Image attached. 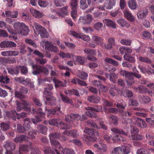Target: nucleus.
Returning <instances> with one entry per match:
<instances>
[{
	"label": "nucleus",
	"mask_w": 154,
	"mask_h": 154,
	"mask_svg": "<svg viewBox=\"0 0 154 154\" xmlns=\"http://www.w3.org/2000/svg\"><path fill=\"white\" fill-rule=\"evenodd\" d=\"M53 82L55 83V86L56 88L59 87H64L66 86V84L60 81L55 79H53Z\"/></svg>",
	"instance_id": "37"
},
{
	"label": "nucleus",
	"mask_w": 154,
	"mask_h": 154,
	"mask_svg": "<svg viewBox=\"0 0 154 154\" xmlns=\"http://www.w3.org/2000/svg\"><path fill=\"white\" fill-rule=\"evenodd\" d=\"M32 113L33 114H37V116H35V118H32L31 121L34 124L39 122L42 120V118H44L45 113L42 112V109L41 108H39L37 110L33 109L31 111Z\"/></svg>",
	"instance_id": "4"
},
{
	"label": "nucleus",
	"mask_w": 154,
	"mask_h": 154,
	"mask_svg": "<svg viewBox=\"0 0 154 154\" xmlns=\"http://www.w3.org/2000/svg\"><path fill=\"white\" fill-rule=\"evenodd\" d=\"M130 126L131 128V133L132 136L133 135H134L138 133L139 130L137 128L131 125Z\"/></svg>",
	"instance_id": "61"
},
{
	"label": "nucleus",
	"mask_w": 154,
	"mask_h": 154,
	"mask_svg": "<svg viewBox=\"0 0 154 154\" xmlns=\"http://www.w3.org/2000/svg\"><path fill=\"white\" fill-rule=\"evenodd\" d=\"M125 97L129 98L133 97V94L132 91L129 89L125 90L123 93Z\"/></svg>",
	"instance_id": "54"
},
{
	"label": "nucleus",
	"mask_w": 154,
	"mask_h": 154,
	"mask_svg": "<svg viewBox=\"0 0 154 154\" xmlns=\"http://www.w3.org/2000/svg\"><path fill=\"white\" fill-rule=\"evenodd\" d=\"M115 3L116 0H109L108 3L104 4V7L106 9H111L113 6L115 5Z\"/></svg>",
	"instance_id": "36"
},
{
	"label": "nucleus",
	"mask_w": 154,
	"mask_h": 154,
	"mask_svg": "<svg viewBox=\"0 0 154 154\" xmlns=\"http://www.w3.org/2000/svg\"><path fill=\"white\" fill-rule=\"evenodd\" d=\"M91 83L93 85L101 89L103 91H105L107 90V87L102 85L101 82L100 81H97L96 80H94L91 81Z\"/></svg>",
	"instance_id": "17"
},
{
	"label": "nucleus",
	"mask_w": 154,
	"mask_h": 154,
	"mask_svg": "<svg viewBox=\"0 0 154 154\" xmlns=\"http://www.w3.org/2000/svg\"><path fill=\"white\" fill-rule=\"evenodd\" d=\"M118 78V75L114 73L110 74L109 80L114 83L116 82V80Z\"/></svg>",
	"instance_id": "52"
},
{
	"label": "nucleus",
	"mask_w": 154,
	"mask_h": 154,
	"mask_svg": "<svg viewBox=\"0 0 154 154\" xmlns=\"http://www.w3.org/2000/svg\"><path fill=\"white\" fill-rule=\"evenodd\" d=\"M147 10H139L137 13V16L139 19L145 17L148 14Z\"/></svg>",
	"instance_id": "39"
},
{
	"label": "nucleus",
	"mask_w": 154,
	"mask_h": 154,
	"mask_svg": "<svg viewBox=\"0 0 154 154\" xmlns=\"http://www.w3.org/2000/svg\"><path fill=\"white\" fill-rule=\"evenodd\" d=\"M133 89L136 92L142 94L146 93L148 90V89L146 87L142 85H140L137 87H134Z\"/></svg>",
	"instance_id": "20"
},
{
	"label": "nucleus",
	"mask_w": 154,
	"mask_h": 154,
	"mask_svg": "<svg viewBox=\"0 0 154 154\" xmlns=\"http://www.w3.org/2000/svg\"><path fill=\"white\" fill-rule=\"evenodd\" d=\"M29 31L28 27L27 26H25L22 30H20L18 34H21L22 35L26 36L27 35Z\"/></svg>",
	"instance_id": "53"
},
{
	"label": "nucleus",
	"mask_w": 154,
	"mask_h": 154,
	"mask_svg": "<svg viewBox=\"0 0 154 154\" xmlns=\"http://www.w3.org/2000/svg\"><path fill=\"white\" fill-rule=\"evenodd\" d=\"M62 152L63 154H75L74 151L73 150L68 148L63 149Z\"/></svg>",
	"instance_id": "59"
},
{
	"label": "nucleus",
	"mask_w": 154,
	"mask_h": 154,
	"mask_svg": "<svg viewBox=\"0 0 154 154\" xmlns=\"http://www.w3.org/2000/svg\"><path fill=\"white\" fill-rule=\"evenodd\" d=\"M119 113L122 116L127 117L131 116L134 113L133 109H128L126 111L121 109L119 110Z\"/></svg>",
	"instance_id": "18"
},
{
	"label": "nucleus",
	"mask_w": 154,
	"mask_h": 154,
	"mask_svg": "<svg viewBox=\"0 0 154 154\" xmlns=\"http://www.w3.org/2000/svg\"><path fill=\"white\" fill-rule=\"evenodd\" d=\"M129 7L131 9H135L137 6V5L135 0H131L128 2Z\"/></svg>",
	"instance_id": "44"
},
{
	"label": "nucleus",
	"mask_w": 154,
	"mask_h": 154,
	"mask_svg": "<svg viewBox=\"0 0 154 154\" xmlns=\"http://www.w3.org/2000/svg\"><path fill=\"white\" fill-rule=\"evenodd\" d=\"M117 22L122 27L125 26L127 28H129L130 26L129 24L127 22L123 19H119L117 20Z\"/></svg>",
	"instance_id": "42"
},
{
	"label": "nucleus",
	"mask_w": 154,
	"mask_h": 154,
	"mask_svg": "<svg viewBox=\"0 0 154 154\" xmlns=\"http://www.w3.org/2000/svg\"><path fill=\"white\" fill-rule=\"evenodd\" d=\"M111 131L115 133L119 134L125 136L127 135V134L128 133V132H125L122 130L120 129L116 128H112Z\"/></svg>",
	"instance_id": "43"
},
{
	"label": "nucleus",
	"mask_w": 154,
	"mask_h": 154,
	"mask_svg": "<svg viewBox=\"0 0 154 154\" xmlns=\"http://www.w3.org/2000/svg\"><path fill=\"white\" fill-rule=\"evenodd\" d=\"M69 34L76 38H80L85 41L88 42L90 40L89 36L83 33H79L73 31H70Z\"/></svg>",
	"instance_id": "10"
},
{
	"label": "nucleus",
	"mask_w": 154,
	"mask_h": 154,
	"mask_svg": "<svg viewBox=\"0 0 154 154\" xmlns=\"http://www.w3.org/2000/svg\"><path fill=\"white\" fill-rule=\"evenodd\" d=\"M91 3V0H80V8L83 10L85 9L88 7V5H89Z\"/></svg>",
	"instance_id": "26"
},
{
	"label": "nucleus",
	"mask_w": 154,
	"mask_h": 154,
	"mask_svg": "<svg viewBox=\"0 0 154 154\" xmlns=\"http://www.w3.org/2000/svg\"><path fill=\"white\" fill-rule=\"evenodd\" d=\"M23 121L24 122L23 126L19 124L17 125V128L18 131L22 133H24L26 131L29 130L30 129V123L31 120L28 118L23 119Z\"/></svg>",
	"instance_id": "7"
},
{
	"label": "nucleus",
	"mask_w": 154,
	"mask_h": 154,
	"mask_svg": "<svg viewBox=\"0 0 154 154\" xmlns=\"http://www.w3.org/2000/svg\"><path fill=\"white\" fill-rule=\"evenodd\" d=\"M131 41L128 39H122L120 41V43L123 45L129 46L131 45Z\"/></svg>",
	"instance_id": "63"
},
{
	"label": "nucleus",
	"mask_w": 154,
	"mask_h": 154,
	"mask_svg": "<svg viewBox=\"0 0 154 154\" xmlns=\"http://www.w3.org/2000/svg\"><path fill=\"white\" fill-rule=\"evenodd\" d=\"M85 133L91 136H93L94 134V131L93 129L86 128L84 130Z\"/></svg>",
	"instance_id": "62"
},
{
	"label": "nucleus",
	"mask_w": 154,
	"mask_h": 154,
	"mask_svg": "<svg viewBox=\"0 0 154 154\" xmlns=\"http://www.w3.org/2000/svg\"><path fill=\"white\" fill-rule=\"evenodd\" d=\"M53 88L52 85L48 84L44 88V91L43 92V97L46 100L45 103L51 106L55 105L56 103L55 97H53V93L51 92Z\"/></svg>",
	"instance_id": "1"
},
{
	"label": "nucleus",
	"mask_w": 154,
	"mask_h": 154,
	"mask_svg": "<svg viewBox=\"0 0 154 154\" xmlns=\"http://www.w3.org/2000/svg\"><path fill=\"white\" fill-rule=\"evenodd\" d=\"M5 147L6 150V152H10L14 150L15 148V144L11 142L7 141L4 146Z\"/></svg>",
	"instance_id": "21"
},
{
	"label": "nucleus",
	"mask_w": 154,
	"mask_h": 154,
	"mask_svg": "<svg viewBox=\"0 0 154 154\" xmlns=\"http://www.w3.org/2000/svg\"><path fill=\"white\" fill-rule=\"evenodd\" d=\"M103 39L97 35H94L92 37V42L97 45L100 44L102 46Z\"/></svg>",
	"instance_id": "28"
},
{
	"label": "nucleus",
	"mask_w": 154,
	"mask_h": 154,
	"mask_svg": "<svg viewBox=\"0 0 154 154\" xmlns=\"http://www.w3.org/2000/svg\"><path fill=\"white\" fill-rule=\"evenodd\" d=\"M31 13L35 17L40 18L43 16L42 13L40 12L38 10H30Z\"/></svg>",
	"instance_id": "41"
},
{
	"label": "nucleus",
	"mask_w": 154,
	"mask_h": 154,
	"mask_svg": "<svg viewBox=\"0 0 154 154\" xmlns=\"http://www.w3.org/2000/svg\"><path fill=\"white\" fill-rule=\"evenodd\" d=\"M93 20V19L91 15L87 14L84 17H80L79 20V22L85 24H89L92 22Z\"/></svg>",
	"instance_id": "11"
},
{
	"label": "nucleus",
	"mask_w": 154,
	"mask_h": 154,
	"mask_svg": "<svg viewBox=\"0 0 154 154\" xmlns=\"http://www.w3.org/2000/svg\"><path fill=\"white\" fill-rule=\"evenodd\" d=\"M85 109L86 110L93 111L97 112H102L103 110L102 106L98 105H95L94 107L90 106L86 107H85Z\"/></svg>",
	"instance_id": "22"
},
{
	"label": "nucleus",
	"mask_w": 154,
	"mask_h": 154,
	"mask_svg": "<svg viewBox=\"0 0 154 154\" xmlns=\"http://www.w3.org/2000/svg\"><path fill=\"white\" fill-rule=\"evenodd\" d=\"M136 122L137 126L143 128H146L147 125L146 122L142 119L137 118V119Z\"/></svg>",
	"instance_id": "35"
},
{
	"label": "nucleus",
	"mask_w": 154,
	"mask_h": 154,
	"mask_svg": "<svg viewBox=\"0 0 154 154\" xmlns=\"http://www.w3.org/2000/svg\"><path fill=\"white\" fill-rule=\"evenodd\" d=\"M32 67L33 69L32 73L34 75H38L41 73L42 66L32 64Z\"/></svg>",
	"instance_id": "25"
},
{
	"label": "nucleus",
	"mask_w": 154,
	"mask_h": 154,
	"mask_svg": "<svg viewBox=\"0 0 154 154\" xmlns=\"http://www.w3.org/2000/svg\"><path fill=\"white\" fill-rule=\"evenodd\" d=\"M104 60L107 63L111 64L115 66H117L119 64L118 62L117 61L109 58L106 57Z\"/></svg>",
	"instance_id": "51"
},
{
	"label": "nucleus",
	"mask_w": 154,
	"mask_h": 154,
	"mask_svg": "<svg viewBox=\"0 0 154 154\" xmlns=\"http://www.w3.org/2000/svg\"><path fill=\"white\" fill-rule=\"evenodd\" d=\"M63 134L68 136L72 137L74 138H77L79 136V133L75 130L66 131L63 133Z\"/></svg>",
	"instance_id": "15"
},
{
	"label": "nucleus",
	"mask_w": 154,
	"mask_h": 154,
	"mask_svg": "<svg viewBox=\"0 0 154 154\" xmlns=\"http://www.w3.org/2000/svg\"><path fill=\"white\" fill-rule=\"evenodd\" d=\"M77 76L82 79L85 80L87 79L88 74L85 72H81L79 74H78Z\"/></svg>",
	"instance_id": "57"
},
{
	"label": "nucleus",
	"mask_w": 154,
	"mask_h": 154,
	"mask_svg": "<svg viewBox=\"0 0 154 154\" xmlns=\"http://www.w3.org/2000/svg\"><path fill=\"white\" fill-rule=\"evenodd\" d=\"M28 139V137L25 135H21L18 137H16L14 139V142L17 143L21 142L22 141L26 140Z\"/></svg>",
	"instance_id": "33"
},
{
	"label": "nucleus",
	"mask_w": 154,
	"mask_h": 154,
	"mask_svg": "<svg viewBox=\"0 0 154 154\" xmlns=\"http://www.w3.org/2000/svg\"><path fill=\"white\" fill-rule=\"evenodd\" d=\"M17 110L19 111L22 110H23L26 111V113L22 112L20 114H18V116L20 118V117L24 118L26 116L27 114L30 115L32 114L31 110L28 107V103L25 100H22L20 102L19 101L17 102Z\"/></svg>",
	"instance_id": "2"
},
{
	"label": "nucleus",
	"mask_w": 154,
	"mask_h": 154,
	"mask_svg": "<svg viewBox=\"0 0 154 154\" xmlns=\"http://www.w3.org/2000/svg\"><path fill=\"white\" fill-rule=\"evenodd\" d=\"M38 3L40 6L42 7H46L48 5V2L47 1L39 0Z\"/></svg>",
	"instance_id": "56"
},
{
	"label": "nucleus",
	"mask_w": 154,
	"mask_h": 154,
	"mask_svg": "<svg viewBox=\"0 0 154 154\" xmlns=\"http://www.w3.org/2000/svg\"><path fill=\"white\" fill-rule=\"evenodd\" d=\"M103 109H104V111L105 112L108 113H112L115 114H116L118 112H119V110L121 109H116L113 108H109L108 109V112H107V108L106 107H104Z\"/></svg>",
	"instance_id": "40"
},
{
	"label": "nucleus",
	"mask_w": 154,
	"mask_h": 154,
	"mask_svg": "<svg viewBox=\"0 0 154 154\" xmlns=\"http://www.w3.org/2000/svg\"><path fill=\"white\" fill-rule=\"evenodd\" d=\"M68 91L69 94H74L77 96H80L79 93V91L76 89H72L68 90Z\"/></svg>",
	"instance_id": "60"
},
{
	"label": "nucleus",
	"mask_w": 154,
	"mask_h": 154,
	"mask_svg": "<svg viewBox=\"0 0 154 154\" xmlns=\"http://www.w3.org/2000/svg\"><path fill=\"white\" fill-rule=\"evenodd\" d=\"M44 152L46 154H57V152L56 149L54 148H51L49 146L45 147Z\"/></svg>",
	"instance_id": "34"
},
{
	"label": "nucleus",
	"mask_w": 154,
	"mask_h": 154,
	"mask_svg": "<svg viewBox=\"0 0 154 154\" xmlns=\"http://www.w3.org/2000/svg\"><path fill=\"white\" fill-rule=\"evenodd\" d=\"M139 100L140 102L143 103H149L151 100V99L148 96L144 95L140 96Z\"/></svg>",
	"instance_id": "38"
},
{
	"label": "nucleus",
	"mask_w": 154,
	"mask_h": 154,
	"mask_svg": "<svg viewBox=\"0 0 154 154\" xmlns=\"http://www.w3.org/2000/svg\"><path fill=\"white\" fill-rule=\"evenodd\" d=\"M124 14L125 17L129 21L133 22L135 20L134 17L128 10H125Z\"/></svg>",
	"instance_id": "27"
},
{
	"label": "nucleus",
	"mask_w": 154,
	"mask_h": 154,
	"mask_svg": "<svg viewBox=\"0 0 154 154\" xmlns=\"http://www.w3.org/2000/svg\"><path fill=\"white\" fill-rule=\"evenodd\" d=\"M16 46L14 42L11 41H3L0 44V47L1 48L15 47Z\"/></svg>",
	"instance_id": "16"
},
{
	"label": "nucleus",
	"mask_w": 154,
	"mask_h": 154,
	"mask_svg": "<svg viewBox=\"0 0 154 154\" xmlns=\"http://www.w3.org/2000/svg\"><path fill=\"white\" fill-rule=\"evenodd\" d=\"M128 104L130 106H136L138 105L139 103L136 99L130 98L129 100Z\"/></svg>",
	"instance_id": "55"
},
{
	"label": "nucleus",
	"mask_w": 154,
	"mask_h": 154,
	"mask_svg": "<svg viewBox=\"0 0 154 154\" xmlns=\"http://www.w3.org/2000/svg\"><path fill=\"white\" fill-rule=\"evenodd\" d=\"M94 146L98 149L102 150L104 152H106L107 149L106 145L101 143H94Z\"/></svg>",
	"instance_id": "23"
},
{
	"label": "nucleus",
	"mask_w": 154,
	"mask_h": 154,
	"mask_svg": "<svg viewBox=\"0 0 154 154\" xmlns=\"http://www.w3.org/2000/svg\"><path fill=\"white\" fill-rule=\"evenodd\" d=\"M108 118L109 119H111L112 120L113 122L115 125H116L117 124L119 119L117 116L110 115L108 116Z\"/></svg>",
	"instance_id": "64"
},
{
	"label": "nucleus",
	"mask_w": 154,
	"mask_h": 154,
	"mask_svg": "<svg viewBox=\"0 0 154 154\" xmlns=\"http://www.w3.org/2000/svg\"><path fill=\"white\" fill-rule=\"evenodd\" d=\"M60 96L62 101L64 103L67 104H70L72 102V100L70 99L67 96H66L62 94H60Z\"/></svg>",
	"instance_id": "45"
},
{
	"label": "nucleus",
	"mask_w": 154,
	"mask_h": 154,
	"mask_svg": "<svg viewBox=\"0 0 154 154\" xmlns=\"http://www.w3.org/2000/svg\"><path fill=\"white\" fill-rule=\"evenodd\" d=\"M5 114L8 117L12 118L14 120H16L17 118L18 119H20L18 116V114L15 110L6 111Z\"/></svg>",
	"instance_id": "14"
},
{
	"label": "nucleus",
	"mask_w": 154,
	"mask_h": 154,
	"mask_svg": "<svg viewBox=\"0 0 154 154\" xmlns=\"http://www.w3.org/2000/svg\"><path fill=\"white\" fill-rule=\"evenodd\" d=\"M97 120L98 121L99 123V125L101 127V128L104 129L106 130L107 129V126L104 124L102 122V119L100 117H97Z\"/></svg>",
	"instance_id": "58"
},
{
	"label": "nucleus",
	"mask_w": 154,
	"mask_h": 154,
	"mask_svg": "<svg viewBox=\"0 0 154 154\" xmlns=\"http://www.w3.org/2000/svg\"><path fill=\"white\" fill-rule=\"evenodd\" d=\"M86 119L87 116L85 114L81 116L80 115L74 113H71L66 116L65 118V121L71 125L72 123L73 120L77 121L80 120L83 121L86 120Z\"/></svg>",
	"instance_id": "3"
},
{
	"label": "nucleus",
	"mask_w": 154,
	"mask_h": 154,
	"mask_svg": "<svg viewBox=\"0 0 154 154\" xmlns=\"http://www.w3.org/2000/svg\"><path fill=\"white\" fill-rule=\"evenodd\" d=\"M37 128L39 132L44 134L46 133L48 128L43 125L39 124L38 125Z\"/></svg>",
	"instance_id": "32"
},
{
	"label": "nucleus",
	"mask_w": 154,
	"mask_h": 154,
	"mask_svg": "<svg viewBox=\"0 0 154 154\" xmlns=\"http://www.w3.org/2000/svg\"><path fill=\"white\" fill-rule=\"evenodd\" d=\"M7 70L8 73L11 74L12 75L18 74L19 73L20 68L18 66H16L14 67L8 68Z\"/></svg>",
	"instance_id": "24"
},
{
	"label": "nucleus",
	"mask_w": 154,
	"mask_h": 154,
	"mask_svg": "<svg viewBox=\"0 0 154 154\" xmlns=\"http://www.w3.org/2000/svg\"><path fill=\"white\" fill-rule=\"evenodd\" d=\"M45 48L51 52L56 53L58 51V48L54 45L51 42L47 41L45 43Z\"/></svg>",
	"instance_id": "12"
},
{
	"label": "nucleus",
	"mask_w": 154,
	"mask_h": 154,
	"mask_svg": "<svg viewBox=\"0 0 154 154\" xmlns=\"http://www.w3.org/2000/svg\"><path fill=\"white\" fill-rule=\"evenodd\" d=\"M33 27L35 28L34 29V32L35 34H40L42 38H47L48 37L49 34L46 30L39 24L36 23H35Z\"/></svg>",
	"instance_id": "5"
},
{
	"label": "nucleus",
	"mask_w": 154,
	"mask_h": 154,
	"mask_svg": "<svg viewBox=\"0 0 154 154\" xmlns=\"http://www.w3.org/2000/svg\"><path fill=\"white\" fill-rule=\"evenodd\" d=\"M30 147L29 146L26 145L21 146L19 147V152L20 154H22V152L21 151L26 152H28L29 149H30Z\"/></svg>",
	"instance_id": "48"
},
{
	"label": "nucleus",
	"mask_w": 154,
	"mask_h": 154,
	"mask_svg": "<svg viewBox=\"0 0 154 154\" xmlns=\"http://www.w3.org/2000/svg\"><path fill=\"white\" fill-rule=\"evenodd\" d=\"M5 14L7 16L10 17L12 18H16L18 15V12L16 10L12 11H5Z\"/></svg>",
	"instance_id": "31"
},
{
	"label": "nucleus",
	"mask_w": 154,
	"mask_h": 154,
	"mask_svg": "<svg viewBox=\"0 0 154 154\" xmlns=\"http://www.w3.org/2000/svg\"><path fill=\"white\" fill-rule=\"evenodd\" d=\"M119 73L122 76L125 77L127 83L128 85H131L134 83L135 81L134 79L132 72L122 70L120 71Z\"/></svg>",
	"instance_id": "8"
},
{
	"label": "nucleus",
	"mask_w": 154,
	"mask_h": 154,
	"mask_svg": "<svg viewBox=\"0 0 154 154\" xmlns=\"http://www.w3.org/2000/svg\"><path fill=\"white\" fill-rule=\"evenodd\" d=\"M123 58L126 60L131 63H134L135 61L134 58L128 54H125L123 56Z\"/></svg>",
	"instance_id": "47"
},
{
	"label": "nucleus",
	"mask_w": 154,
	"mask_h": 154,
	"mask_svg": "<svg viewBox=\"0 0 154 154\" xmlns=\"http://www.w3.org/2000/svg\"><path fill=\"white\" fill-rule=\"evenodd\" d=\"M119 91L118 88L115 85H114L112 87H111L109 90V93L112 96H115Z\"/></svg>",
	"instance_id": "49"
},
{
	"label": "nucleus",
	"mask_w": 154,
	"mask_h": 154,
	"mask_svg": "<svg viewBox=\"0 0 154 154\" xmlns=\"http://www.w3.org/2000/svg\"><path fill=\"white\" fill-rule=\"evenodd\" d=\"M58 122V119H53L49 120L48 123L50 125L60 127L63 129H69L71 128V124H66L62 121Z\"/></svg>",
	"instance_id": "6"
},
{
	"label": "nucleus",
	"mask_w": 154,
	"mask_h": 154,
	"mask_svg": "<svg viewBox=\"0 0 154 154\" xmlns=\"http://www.w3.org/2000/svg\"><path fill=\"white\" fill-rule=\"evenodd\" d=\"M100 98L99 97L92 95L88 96L87 100L91 103H97L100 101Z\"/></svg>",
	"instance_id": "29"
},
{
	"label": "nucleus",
	"mask_w": 154,
	"mask_h": 154,
	"mask_svg": "<svg viewBox=\"0 0 154 154\" xmlns=\"http://www.w3.org/2000/svg\"><path fill=\"white\" fill-rule=\"evenodd\" d=\"M49 137L50 141L59 139V134L57 132H54L50 134L49 135Z\"/></svg>",
	"instance_id": "46"
},
{
	"label": "nucleus",
	"mask_w": 154,
	"mask_h": 154,
	"mask_svg": "<svg viewBox=\"0 0 154 154\" xmlns=\"http://www.w3.org/2000/svg\"><path fill=\"white\" fill-rule=\"evenodd\" d=\"M84 51L87 54L89 55H94L97 54L96 51L93 49L88 48H85L84 50Z\"/></svg>",
	"instance_id": "50"
},
{
	"label": "nucleus",
	"mask_w": 154,
	"mask_h": 154,
	"mask_svg": "<svg viewBox=\"0 0 154 154\" xmlns=\"http://www.w3.org/2000/svg\"><path fill=\"white\" fill-rule=\"evenodd\" d=\"M51 145L54 146L55 148L58 149L59 150L55 149L57 152V154H61L62 153L63 150V148L61 146L60 143L57 140H55L50 141Z\"/></svg>",
	"instance_id": "13"
},
{
	"label": "nucleus",
	"mask_w": 154,
	"mask_h": 154,
	"mask_svg": "<svg viewBox=\"0 0 154 154\" xmlns=\"http://www.w3.org/2000/svg\"><path fill=\"white\" fill-rule=\"evenodd\" d=\"M130 152L129 147L122 146L114 148L112 152V154H128Z\"/></svg>",
	"instance_id": "9"
},
{
	"label": "nucleus",
	"mask_w": 154,
	"mask_h": 154,
	"mask_svg": "<svg viewBox=\"0 0 154 154\" xmlns=\"http://www.w3.org/2000/svg\"><path fill=\"white\" fill-rule=\"evenodd\" d=\"M103 22L106 24L107 26H110L111 28L115 29L116 27V23L112 20L109 19H106L103 20Z\"/></svg>",
	"instance_id": "30"
},
{
	"label": "nucleus",
	"mask_w": 154,
	"mask_h": 154,
	"mask_svg": "<svg viewBox=\"0 0 154 154\" xmlns=\"http://www.w3.org/2000/svg\"><path fill=\"white\" fill-rule=\"evenodd\" d=\"M25 24L24 23H20L18 22L15 23L14 25V27L16 33H19L20 30L25 26Z\"/></svg>",
	"instance_id": "19"
}]
</instances>
